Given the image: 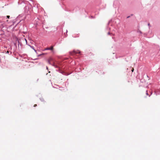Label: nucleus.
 I'll list each match as a JSON object with an SVG mask.
<instances>
[{"mask_svg":"<svg viewBox=\"0 0 160 160\" xmlns=\"http://www.w3.org/2000/svg\"><path fill=\"white\" fill-rule=\"evenodd\" d=\"M20 40H19L17 37H16V42H17L18 43V49H20L19 45L20 46L21 48L22 49L23 48L22 47V43L20 42Z\"/></svg>","mask_w":160,"mask_h":160,"instance_id":"f257e3e1","label":"nucleus"},{"mask_svg":"<svg viewBox=\"0 0 160 160\" xmlns=\"http://www.w3.org/2000/svg\"><path fill=\"white\" fill-rule=\"evenodd\" d=\"M80 52L79 50L77 51H75V50H73L72 52H70V54L72 55H75L76 53H80Z\"/></svg>","mask_w":160,"mask_h":160,"instance_id":"f03ea898","label":"nucleus"},{"mask_svg":"<svg viewBox=\"0 0 160 160\" xmlns=\"http://www.w3.org/2000/svg\"><path fill=\"white\" fill-rule=\"evenodd\" d=\"M50 50L51 51H53V46H52L50 47H47L45 48L44 50Z\"/></svg>","mask_w":160,"mask_h":160,"instance_id":"7ed1b4c3","label":"nucleus"},{"mask_svg":"<svg viewBox=\"0 0 160 160\" xmlns=\"http://www.w3.org/2000/svg\"><path fill=\"white\" fill-rule=\"evenodd\" d=\"M5 52L6 53L8 54L9 55H11L12 54V52H11L10 51L8 50L7 51H5Z\"/></svg>","mask_w":160,"mask_h":160,"instance_id":"20e7f679","label":"nucleus"},{"mask_svg":"<svg viewBox=\"0 0 160 160\" xmlns=\"http://www.w3.org/2000/svg\"><path fill=\"white\" fill-rule=\"evenodd\" d=\"M54 86H53L52 85L53 87L54 88H58V87H60L58 85H57V84H54Z\"/></svg>","mask_w":160,"mask_h":160,"instance_id":"39448f33","label":"nucleus"},{"mask_svg":"<svg viewBox=\"0 0 160 160\" xmlns=\"http://www.w3.org/2000/svg\"><path fill=\"white\" fill-rule=\"evenodd\" d=\"M16 41L15 42H13L14 46L16 48H17V42H16V37L15 38Z\"/></svg>","mask_w":160,"mask_h":160,"instance_id":"423d86ee","label":"nucleus"},{"mask_svg":"<svg viewBox=\"0 0 160 160\" xmlns=\"http://www.w3.org/2000/svg\"><path fill=\"white\" fill-rule=\"evenodd\" d=\"M22 14H20L18 15V16L17 17V19H19L21 18L22 17Z\"/></svg>","mask_w":160,"mask_h":160,"instance_id":"0eeeda50","label":"nucleus"},{"mask_svg":"<svg viewBox=\"0 0 160 160\" xmlns=\"http://www.w3.org/2000/svg\"><path fill=\"white\" fill-rule=\"evenodd\" d=\"M22 40L23 41H25L26 44L27 45V44H28L27 41L25 38L22 39Z\"/></svg>","mask_w":160,"mask_h":160,"instance_id":"6e6552de","label":"nucleus"},{"mask_svg":"<svg viewBox=\"0 0 160 160\" xmlns=\"http://www.w3.org/2000/svg\"><path fill=\"white\" fill-rule=\"evenodd\" d=\"M31 48L33 49L35 52H37V51L34 49V47L33 46H32Z\"/></svg>","mask_w":160,"mask_h":160,"instance_id":"1a4fd4ad","label":"nucleus"},{"mask_svg":"<svg viewBox=\"0 0 160 160\" xmlns=\"http://www.w3.org/2000/svg\"><path fill=\"white\" fill-rule=\"evenodd\" d=\"M22 2H23L24 3V0H23L22 1V2L20 3V1L19 0L18 2V4H21L22 3Z\"/></svg>","mask_w":160,"mask_h":160,"instance_id":"9d476101","label":"nucleus"},{"mask_svg":"<svg viewBox=\"0 0 160 160\" xmlns=\"http://www.w3.org/2000/svg\"><path fill=\"white\" fill-rule=\"evenodd\" d=\"M37 59H38V58H35V59H33L32 58H29V59H28V60H37Z\"/></svg>","mask_w":160,"mask_h":160,"instance_id":"9b49d317","label":"nucleus"},{"mask_svg":"<svg viewBox=\"0 0 160 160\" xmlns=\"http://www.w3.org/2000/svg\"><path fill=\"white\" fill-rule=\"evenodd\" d=\"M40 99L42 102L44 101V99L43 98H40Z\"/></svg>","mask_w":160,"mask_h":160,"instance_id":"f8f14e48","label":"nucleus"},{"mask_svg":"<svg viewBox=\"0 0 160 160\" xmlns=\"http://www.w3.org/2000/svg\"><path fill=\"white\" fill-rule=\"evenodd\" d=\"M48 63L50 64H51V62H50V60H48Z\"/></svg>","mask_w":160,"mask_h":160,"instance_id":"ddd939ff","label":"nucleus"},{"mask_svg":"<svg viewBox=\"0 0 160 160\" xmlns=\"http://www.w3.org/2000/svg\"><path fill=\"white\" fill-rule=\"evenodd\" d=\"M22 55H23V56H27V55L25 54H23Z\"/></svg>","mask_w":160,"mask_h":160,"instance_id":"4468645a","label":"nucleus"},{"mask_svg":"<svg viewBox=\"0 0 160 160\" xmlns=\"http://www.w3.org/2000/svg\"><path fill=\"white\" fill-rule=\"evenodd\" d=\"M7 18H9L10 16H7Z\"/></svg>","mask_w":160,"mask_h":160,"instance_id":"2eb2a0df","label":"nucleus"},{"mask_svg":"<svg viewBox=\"0 0 160 160\" xmlns=\"http://www.w3.org/2000/svg\"><path fill=\"white\" fill-rule=\"evenodd\" d=\"M22 20H23V19H22L20 20V21L18 22V23H19L20 22H21Z\"/></svg>","mask_w":160,"mask_h":160,"instance_id":"dca6fc26","label":"nucleus"},{"mask_svg":"<svg viewBox=\"0 0 160 160\" xmlns=\"http://www.w3.org/2000/svg\"><path fill=\"white\" fill-rule=\"evenodd\" d=\"M27 45L29 46V47H32V46H31L29 44H27Z\"/></svg>","mask_w":160,"mask_h":160,"instance_id":"f3484780","label":"nucleus"},{"mask_svg":"<svg viewBox=\"0 0 160 160\" xmlns=\"http://www.w3.org/2000/svg\"><path fill=\"white\" fill-rule=\"evenodd\" d=\"M27 45L29 46V47H32V46H31L29 44H27Z\"/></svg>","mask_w":160,"mask_h":160,"instance_id":"a211bd4d","label":"nucleus"},{"mask_svg":"<svg viewBox=\"0 0 160 160\" xmlns=\"http://www.w3.org/2000/svg\"><path fill=\"white\" fill-rule=\"evenodd\" d=\"M37 106V105L36 104H34V107H36Z\"/></svg>","mask_w":160,"mask_h":160,"instance_id":"6ab92c4d","label":"nucleus"},{"mask_svg":"<svg viewBox=\"0 0 160 160\" xmlns=\"http://www.w3.org/2000/svg\"><path fill=\"white\" fill-rule=\"evenodd\" d=\"M134 71V69L133 68L132 69V72H133Z\"/></svg>","mask_w":160,"mask_h":160,"instance_id":"aec40b11","label":"nucleus"},{"mask_svg":"<svg viewBox=\"0 0 160 160\" xmlns=\"http://www.w3.org/2000/svg\"><path fill=\"white\" fill-rule=\"evenodd\" d=\"M42 55V54H39V55H38V57H39V56H41Z\"/></svg>","mask_w":160,"mask_h":160,"instance_id":"412c9836","label":"nucleus"},{"mask_svg":"<svg viewBox=\"0 0 160 160\" xmlns=\"http://www.w3.org/2000/svg\"><path fill=\"white\" fill-rule=\"evenodd\" d=\"M146 94L147 95H148V93L147 91H146Z\"/></svg>","mask_w":160,"mask_h":160,"instance_id":"4be33fe9","label":"nucleus"},{"mask_svg":"<svg viewBox=\"0 0 160 160\" xmlns=\"http://www.w3.org/2000/svg\"><path fill=\"white\" fill-rule=\"evenodd\" d=\"M58 72H60V69H59H59H58Z\"/></svg>","mask_w":160,"mask_h":160,"instance_id":"5701e85b","label":"nucleus"},{"mask_svg":"<svg viewBox=\"0 0 160 160\" xmlns=\"http://www.w3.org/2000/svg\"><path fill=\"white\" fill-rule=\"evenodd\" d=\"M148 26H149L150 25V24L149 23H148Z\"/></svg>","mask_w":160,"mask_h":160,"instance_id":"b1692460","label":"nucleus"},{"mask_svg":"<svg viewBox=\"0 0 160 160\" xmlns=\"http://www.w3.org/2000/svg\"><path fill=\"white\" fill-rule=\"evenodd\" d=\"M58 0V2H59V4H60V1L59 0Z\"/></svg>","mask_w":160,"mask_h":160,"instance_id":"393cba45","label":"nucleus"},{"mask_svg":"<svg viewBox=\"0 0 160 160\" xmlns=\"http://www.w3.org/2000/svg\"><path fill=\"white\" fill-rule=\"evenodd\" d=\"M46 69H48V67H46Z\"/></svg>","mask_w":160,"mask_h":160,"instance_id":"a878e982","label":"nucleus"},{"mask_svg":"<svg viewBox=\"0 0 160 160\" xmlns=\"http://www.w3.org/2000/svg\"><path fill=\"white\" fill-rule=\"evenodd\" d=\"M60 72H61V73H62V71L61 70Z\"/></svg>","mask_w":160,"mask_h":160,"instance_id":"bb28decb","label":"nucleus"},{"mask_svg":"<svg viewBox=\"0 0 160 160\" xmlns=\"http://www.w3.org/2000/svg\"><path fill=\"white\" fill-rule=\"evenodd\" d=\"M108 34H110V33H109V32H108Z\"/></svg>","mask_w":160,"mask_h":160,"instance_id":"cd10ccee","label":"nucleus"},{"mask_svg":"<svg viewBox=\"0 0 160 160\" xmlns=\"http://www.w3.org/2000/svg\"><path fill=\"white\" fill-rule=\"evenodd\" d=\"M38 79L37 80V81H38Z\"/></svg>","mask_w":160,"mask_h":160,"instance_id":"c85d7f7f","label":"nucleus"},{"mask_svg":"<svg viewBox=\"0 0 160 160\" xmlns=\"http://www.w3.org/2000/svg\"><path fill=\"white\" fill-rule=\"evenodd\" d=\"M129 16H128L127 17V18H129Z\"/></svg>","mask_w":160,"mask_h":160,"instance_id":"c756f323","label":"nucleus"},{"mask_svg":"<svg viewBox=\"0 0 160 160\" xmlns=\"http://www.w3.org/2000/svg\"><path fill=\"white\" fill-rule=\"evenodd\" d=\"M50 71H49V72H49V73H50Z\"/></svg>","mask_w":160,"mask_h":160,"instance_id":"7c9ffc66","label":"nucleus"},{"mask_svg":"<svg viewBox=\"0 0 160 160\" xmlns=\"http://www.w3.org/2000/svg\"><path fill=\"white\" fill-rule=\"evenodd\" d=\"M37 7H38V4L37 5Z\"/></svg>","mask_w":160,"mask_h":160,"instance_id":"2f4dec72","label":"nucleus"}]
</instances>
